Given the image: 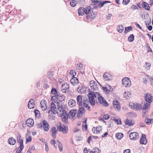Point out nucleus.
I'll return each instance as SVG.
<instances>
[{"label": "nucleus", "mask_w": 153, "mask_h": 153, "mask_svg": "<svg viewBox=\"0 0 153 153\" xmlns=\"http://www.w3.org/2000/svg\"><path fill=\"white\" fill-rule=\"evenodd\" d=\"M134 108L136 110H140L142 109V106L140 104L137 103L133 105Z\"/></svg>", "instance_id": "obj_27"}, {"label": "nucleus", "mask_w": 153, "mask_h": 153, "mask_svg": "<svg viewBox=\"0 0 153 153\" xmlns=\"http://www.w3.org/2000/svg\"><path fill=\"white\" fill-rule=\"evenodd\" d=\"M84 9V7L80 8L78 10V13L79 16H82L84 14V11L83 10Z\"/></svg>", "instance_id": "obj_33"}, {"label": "nucleus", "mask_w": 153, "mask_h": 153, "mask_svg": "<svg viewBox=\"0 0 153 153\" xmlns=\"http://www.w3.org/2000/svg\"><path fill=\"white\" fill-rule=\"evenodd\" d=\"M77 104L79 105L82 106V96H78L77 97Z\"/></svg>", "instance_id": "obj_21"}, {"label": "nucleus", "mask_w": 153, "mask_h": 153, "mask_svg": "<svg viewBox=\"0 0 153 153\" xmlns=\"http://www.w3.org/2000/svg\"><path fill=\"white\" fill-rule=\"evenodd\" d=\"M94 153H100V150L99 148L97 147H95L93 149Z\"/></svg>", "instance_id": "obj_46"}, {"label": "nucleus", "mask_w": 153, "mask_h": 153, "mask_svg": "<svg viewBox=\"0 0 153 153\" xmlns=\"http://www.w3.org/2000/svg\"><path fill=\"white\" fill-rule=\"evenodd\" d=\"M124 135L122 133H118L116 134V137L119 139L120 140L123 137Z\"/></svg>", "instance_id": "obj_37"}, {"label": "nucleus", "mask_w": 153, "mask_h": 153, "mask_svg": "<svg viewBox=\"0 0 153 153\" xmlns=\"http://www.w3.org/2000/svg\"><path fill=\"white\" fill-rule=\"evenodd\" d=\"M109 74L107 73H105L104 74L103 76L104 78L107 80H109L110 79L109 78Z\"/></svg>", "instance_id": "obj_41"}, {"label": "nucleus", "mask_w": 153, "mask_h": 153, "mask_svg": "<svg viewBox=\"0 0 153 153\" xmlns=\"http://www.w3.org/2000/svg\"><path fill=\"white\" fill-rule=\"evenodd\" d=\"M83 104L84 106L86 108H87L89 106L88 104H87L86 102H85L84 98V99Z\"/></svg>", "instance_id": "obj_56"}, {"label": "nucleus", "mask_w": 153, "mask_h": 153, "mask_svg": "<svg viewBox=\"0 0 153 153\" xmlns=\"http://www.w3.org/2000/svg\"><path fill=\"white\" fill-rule=\"evenodd\" d=\"M64 104L63 101H57V106L58 108H63V107Z\"/></svg>", "instance_id": "obj_35"}, {"label": "nucleus", "mask_w": 153, "mask_h": 153, "mask_svg": "<svg viewBox=\"0 0 153 153\" xmlns=\"http://www.w3.org/2000/svg\"><path fill=\"white\" fill-rule=\"evenodd\" d=\"M144 122L148 125H150L153 122V119L146 118L144 120Z\"/></svg>", "instance_id": "obj_30"}, {"label": "nucleus", "mask_w": 153, "mask_h": 153, "mask_svg": "<svg viewBox=\"0 0 153 153\" xmlns=\"http://www.w3.org/2000/svg\"><path fill=\"white\" fill-rule=\"evenodd\" d=\"M61 90L62 92L66 93L69 90L68 84L66 83H63L62 85Z\"/></svg>", "instance_id": "obj_11"}, {"label": "nucleus", "mask_w": 153, "mask_h": 153, "mask_svg": "<svg viewBox=\"0 0 153 153\" xmlns=\"http://www.w3.org/2000/svg\"><path fill=\"white\" fill-rule=\"evenodd\" d=\"M51 93L52 94L55 95H57L58 94L56 89L55 88H53L52 89L51 91Z\"/></svg>", "instance_id": "obj_44"}, {"label": "nucleus", "mask_w": 153, "mask_h": 153, "mask_svg": "<svg viewBox=\"0 0 153 153\" xmlns=\"http://www.w3.org/2000/svg\"><path fill=\"white\" fill-rule=\"evenodd\" d=\"M123 95L125 97L127 100L129 99L131 96V94L128 91L125 92Z\"/></svg>", "instance_id": "obj_29"}, {"label": "nucleus", "mask_w": 153, "mask_h": 153, "mask_svg": "<svg viewBox=\"0 0 153 153\" xmlns=\"http://www.w3.org/2000/svg\"><path fill=\"white\" fill-rule=\"evenodd\" d=\"M46 103V101L44 100H41L40 102V105L42 110L43 111H45L47 109Z\"/></svg>", "instance_id": "obj_15"}, {"label": "nucleus", "mask_w": 153, "mask_h": 153, "mask_svg": "<svg viewBox=\"0 0 153 153\" xmlns=\"http://www.w3.org/2000/svg\"><path fill=\"white\" fill-rule=\"evenodd\" d=\"M125 123L126 125H128L129 126H131L134 124V122L131 120L126 119Z\"/></svg>", "instance_id": "obj_26"}, {"label": "nucleus", "mask_w": 153, "mask_h": 153, "mask_svg": "<svg viewBox=\"0 0 153 153\" xmlns=\"http://www.w3.org/2000/svg\"><path fill=\"white\" fill-rule=\"evenodd\" d=\"M131 8L133 10H135L136 9H138V8L137 7L136 5H133L131 7Z\"/></svg>", "instance_id": "obj_60"}, {"label": "nucleus", "mask_w": 153, "mask_h": 153, "mask_svg": "<svg viewBox=\"0 0 153 153\" xmlns=\"http://www.w3.org/2000/svg\"><path fill=\"white\" fill-rule=\"evenodd\" d=\"M122 83L123 85L125 87H129L131 85V82L130 79L125 77L122 79Z\"/></svg>", "instance_id": "obj_6"}, {"label": "nucleus", "mask_w": 153, "mask_h": 153, "mask_svg": "<svg viewBox=\"0 0 153 153\" xmlns=\"http://www.w3.org/2000/svg\"><path fill=\"white\" fill-rule=\"evenodd\" d=\"M150 103L144 102L142 106V111L143 113V117H146L148 115L146 113L148 112V110L150 108Z\"/></svg>", "instance_id": "obj_3"}, {"label": "nucleus", "mask_w": 153, "mask_h": 153, "mask_svg": "<svg viewBox=\"0 0 153 153\" xmlns=\"http://www.w3.org/2000/svg\"><path fill=\"white\" fill-rule=\"evenodd\" d=\"M144 98L146 101L148 103H151L153 100L152 96L149 93H148L145 94Z\"/></svg>", "instance_id": "obj_10"}, {"label": "nucleus", "mask_w": 153, "mask_h": 153, "mask_svg": "<svg viewBox=\"0 0 153 153\" xmlns=\"http://www.w3.org/2000/svg\"><path fill=\"white\" fill-rule=\"evenodd\" d=\"M77 91L79 93H82L85 92V88L83 87L79 86L77 89Z\"/></svg>", "instance_id": "obj_31"}, {"label": "nucleus", "mask_w": 153, "mask_h": 153, "mask_svg": "<svg viewBox=\"0 0 153 153\" xmlns=\"http://www.w3.org/2000/svg\"><path fill=\"white\" fill-rule=\"evenodd\" d=\"M89 85L91 88L93 90L96 91L98 89V87L97 83L94 81L91 80L90 82Z\"/></svg>", "instance_id": "obj_12"}, {"label": "nucleus", "mask_w": 153, "mask_h": 153, "mask_svg": "<svg viewBox=\"0 0 153 153\" xmlns=\"http://www.w3.org/2000/svg\"><path fill=\"white\" fill-rule=\"evenodd\" d=\"M85 108L82 107H81L79 108L77 111V116L78 118L84 116L85 115Z\"/></svg>", "instance_id": "obj_7"}, {"label": "nucleus", "mask_w": 153, "mask_h": 153, "mask_svg": "<svg viewBox=\"0 0 153 153\" xmlns=\"http://www.w3.org/2000/svg\"><path fill=\"white\" fill-rule=\"evenodd\" d=\"M113 105L114 108L115 110L120 111V103L117 100H114L113 102Z\"/></svg>", "instance_id": "obj_13"}, {"label": "nucleus", "mask_w": 153, "mask_h": 153, "mask_svg": "<svg viewBox=\"0 0 153 153\" xmlns=\"http://www.w3.org/2000/svg\"><path fill=\"white\" fill-rule=\"evenodd\" d=\"M97 129L96 130V133L98 134L100 133L102 131V128L101 127L96 128Z\"/></svg>", "instance_id": "obj_47"}, {"label": "nucleus", "mask_w": 153, "mask_h": 153, "mask_svg": "<svg viewBox=\"0 0 153 153\" xmlns=\"http://www.w3.org/2000/svg\"><path fill=\"white\" fill-rule=\"evenodd\" d=\"M129 115L131 117H135L137 116L136 113L134 112H131L129 113Z\"/></svg>", "instance_id": "obj_48"}, {"label": "nucleus", "mask_w": 153, "mask_h": 153, "mask_svg": "<svg viewBox=\"0 0 153 153\" xmlns=\"http://www.w3.org/2000/svg\"><path fill=\"white\" fill-rule=\"evenodd\" d=\"M57 101H63L65 99V97L63 95H59L58 94L57 96Z\"/></svg>", "instance_id": "obj_28"}, {"label": "nucleus", "mask_w": 153, "mask_h": 153, "mask_svg": "<svg viewBox=\"0 0 153 153\" xmlns=\"http://www.w3.org/2000/svg\"><path fill=\"white\" fill-rule=\"evenodd\" d=\"M57 126L58 130L62 132L63 134H66L68 133V129L67 126H62L61 123H59L57 124Z\"/></svg>", "instance_id": "obj_4"}, {"label": "nucleus", "mask_w": 153, "mask_h": 153, "mask_svg": "<svg viewBox=\"0 0 153 153\" xmlns=\"http://www.w3.org/2000/svg\"><path fill=\"white\" fill-rule=\"evenodd\" d=\"M34 102L35 101L33 99H30L28 102L27 105L28 108L30 109L33 108L35 105Z\"/></svg>", "instance_id": "obj_16"}, {"label": "nucleus", "mask_w": 153, "mask_h": 153, "mask_svg": "<svg viewBox=\"0 0 153 153\" xmlns=\"http://www.w3.org/2000/svg\"><path fill=\"white\" fill-rule=\"evenodd\" d=\"M42 125L44 130L47 131H48L49 128V126L48 122L45 120H44L42 121Z\"/></svg>", "instance_id": "obj_14"}, {"label": "nucleus", "mask_w": 153, "mask_h": 153, "mask_svg": "<svg viewBox=\"0 0 153 153\" xmlns=\"http://www.w3.org/2000/svg\"><path fill=\"white\" fill-rule=\"evenodd\" d=\"M107 3H111V2L109 1H100L99 2V4L98 5L99 7H101L103 6V5Z\"/></svg>", "instance_id": "obj_36"}, {"label": "nucleus", "mask_w": 153, "mask_h": 153, "mask_svg": "<svg viewBox=\"0 0 153 153\" xmlns=\"http://www.w3.org/2000/svg\"><path fill=\"white\" fill-rule=\"evenodd\" d=\"M57 141L58 142V147L59 148V150L60 152H62L63 150L62 144L58 140H57Z\"/></svg>", "instance_id": "obj_42"}, {"label": "nucleus", "mask_w": 153, "mask_h": 153, "mask_svg": "<svg viewBox=\"0 0 153 153\" xmlns=\"http://www.w3.org/2000/svg\"><path fill=\"white\" fill-rule=\"evenodd\" d=\"M109 118V116L108 115L105 114L103 116V118L105 120L108 119Z\"/></svg>", "instance_id": "obj_57"}, {"label": "nucleus", "mask_w": 153, "mask_h": 153, "mask_svg": "<svg viewBox=\"0 0 153 153\" xmlns=\"http://www.w3.org/2000/svg\"><path fill=\"white\" fill-rule=\"evenodd\" d=\"M132 29V27L131 26L128 27H125L124 32L125 33H126L130 31V30H131Z\"/></svg>", "instance_id": "obj_39"}, {"label": "nucleus", "mask_w": 153, "mask_h": 153, "mask_svg": "<svg viewBox=\"0 0 153 153\" xmlns=\"http://www.w3.org/2000/svg\"><path fill=\"white\" fill-rule=\"evenodd\" d=\"M110 88H111L110 89H109V88L107 87H102V88L103 90H104V91H106L107 92H110L112 91L113 89L112 87H110Z\"/></svg>", "instance_id": "obj_43"}, {"label": "nucleus", "mask_w": 153, "mask_h": 153, "mask_svg": "<svg viewBox=\"0 0 153 153\" xmlns=\"http://www.w3.org/2000/svg\"><path fill=\"white\" fill-rule=\"evenodd\" d=\"M130 2L129 0H123V3L124 5L127 4Z\"/></svg>", "instance_id": "obj_52"}, {"label": "nucleus", "mask_w": 153, "mask_h": 153, "mask_svg": "<svg viewBox=\"0 0 153 153\" xmlns=\"http://www.w3.org/2000/svg\"><path fill=\"white\" fill-rule=\"evenodd\" d=\"M70 74L73 77L76 75V73L75 70H72L71 71Z\"/></svg>", "instance_id": "obj_45"}, {"label": "nucleus", "mask_w": 153, "mask_h": 153, "mask_svg": "<svg viewBox=\"0 0 153 153\" xmlns=\"http://www.w3.org/2000/svg\"><path fill=\"white\" fill-rule=\"evenodd\" d=\"M139 136L138 134L135 132L131 133L129 135L130 139L132 140H136L138 139Z\"/></svg>", "instance_id": "obj_8"}, {"label": "nucleus", "mask_w": 153, "mask_h": 153, "mask_svg": "<svg viewBox=\"0 0 153 153\" xmlns=\"http://www.w3.org/2000/svg\"><path fill=\"white\" fill-rule=\"evenodd\" d=\"M79 82L77 78L75 77H73L70 80V82L73 85H75L78 83Z\"/></svg>", "instance_id": "obj_20"}, {"label": "nucleus", "mask_w": 153, "mask_h": 153, "mask_svg": "<svg viewBox=\"0 0 153 153\" xmlns=\"http://www.w3.org/2000/svg\"><path fill=\"white\" fill-rule=\"evenodd\" d=\"M34 113L36 116H38V115H39V111L37 109H35L34 110Z\"/></svg>", "instance_id": "obj_54"}, {"label": "nucleus", "mask_w": 153, "mask_h": 153, "mask_svg": "<svg viewBox=\"0 0 153 153\" xmlns=\"http://www.w3.org/2000/svg\"><path fill=\"white\" fill-rule=\"evenodd\" d=\"M26 124L29 127H32L34 125V120L31 118H29L26 121Z\"/></svg>", "instance_id": "obj_17"}, {"label": "nucleus", "mask_w": 153, "mask_h": 153, "mask_svg": "<svg viewBox=\"0 0 153 153\" xmlns=\"http://www.w3.org/2000/svg\"><path fill=\"white\" fill-rule=\"evenodd\" d=\"M78 2L79 0H72L70 2V4L72 7H74Z\"/></svg>", "instance_id": "obj_32"}, {"label": "nucleus", "mask_w": 153, "mask_h": 153, "mask_svg": "<svg viewBox=\"0 0 153 153\" xmlns=\"http://www.w3.org/2000/svg\"><path fill=\"white\" fill-rule=\"evenodd\" d=\"M114 120L117 123L118 125H120L121 124V122L120 120H119L118 119H115Z\"/></svg>", "instance_id": "obj_53"}, {"label": "nucleus", "mask_w": 153, "mask_h": 153, "mask_svg": "<svg viewBox=\"0 0 153 153\" xmlns=\"http://www.w3.org/2000/svg\"><path fill=\"white\" fill-rule=\"evenodd\" d=\"M23 149H21V148H18V150H17L16 151V153H20L21 151Z\"/></svg>", "instance_id": "obj_63"}, {"label": "nucleus", "mask_w": 153, "mask_h": 153, "mask_svg": "<svg viewBox=\"0 0 153 153\" xmlns=\"http://www.w3.org/2000/svg\"><path fill=\"white\" fill-rule=\"evenodd\" d=\"M51 109L48 111V113L49 114L50 111H51L52 112L53 114H55L56 113L57 109L56 105L54 103L52 102L51 104Z\"/></svg>", "instance_id": "obj_9"}, {"label": "nucleus", "mask_w": 153, "mask_h": 153, "mask_svg": "<svg viewBox=\"0 0 153 153\" xmlns=\"http://www.w3.org/2000/svg\"><path fill=\"white\" fill-rule=\"evenodd\" d=\"M131 151L129 149L125 150L123 152V153H130Z\"/></svg>", "instance_id": "obj_61"}, {"label": "nucleus", "mask_w": 153, "mask_h": 153, "mask_svg": "<svg viewBox=\"0 0 153 153\" xmlns=\"http://www.w3.org/2000/svg\"><path fill=\"white\" fill-rule=\"evenodd\" d=\"M134 36L133 34H131L128 37V40L129 42H132L134 41Z\"/></svg>", "instance_id": "obj_40"}, {"label": "nucleus", "mask_w": 153, "mask_h": 153, "mask_svg": "<svg viewBox=\"0 0 153 153\" xmlns=\"http://www.w3.org/2000/svg\"><path fill=\"white\" fill-rule=\"evenodd\" d=\"M56 113L59 117H61L63 122L66 123L68 120V114L66 111L63 108H57Z\"/></svg>", "instance_id": "obj_2"}, {"label": "nucleus", "mask_w": 153, "mask_h": 153, "mask_svg": "<svg viewBox=\"0 0 153 153\" xmlns=\"http://www.w3.org/2000/svg\"><path fill=\"white\" fill-rule=\"evenodd\" d=\"M151 22V20L150 19L149 20V21H147L145 22V24L146 26L149 25L150 24Z\"/></svg>", "instance_id": "obj_62"}, {"label": "nucleus", "mask_w": 153, "mask_h": 153, "mask_svg": "<svg viewBox=\"0 0 153 153\" xmlns=\"http://www.w3.org/2000/svg\"><path fill=\"white\" fill-rule=\"evenodd\" d=\"M57 95H54L52 96V97L51 98V100L52 101H56H56H57Z\"/></svg>", "instance_id": "obj_51"}, {"label": "nucleus", "mask_w": 153, "mask_h": 153, "mask_svg": "<svg viewBox=\"0 0 153 153\" xmlns=\"http://www.w3.org/2000/svg\"><path fill=\"white\" fill-rule=\"evenodd\" d=\"M140 143L142 144H146L147 143V140L146 139V136L145 134H142V136L140 138Z\"/></svg>", "instance_id": "obj_18"}, {"label": "nucleus", "mask_w": 153, "mask_h": 153, "mask_svg": "<svg viewBox=\"0 0 153 153\" xmlns=\"http://www.w3.org/2000/svg\"><path fill=\"white\" fill-rule=\"evenodd\" d=\"M87 96L89 98V102L92 105H94L96 103L97 105L100 103L103 106L106 107L108 106V104L106 100L98 92L89 91Z\"/></svg>", "instance_id": "obj_1"}, {"label": "nucleus", "mask_w": 153, "mask_h": 153, "mask_svg": "<svg viewBox=\"0 0 153 153\" xmlns=\"http://www.w3.org/2000/svg\"><path fill=\"white\" fill-rule=\"evenodd\" d=\"M8 143L10 145H13L15 144L16 143V140L14 139L13 137H11L9 138L8 140Z\"/></svg>", "instance_id": "obj_22"}, {"label": "nucleus", "mask_w": 153, "mask_h": 153, "mask_svg": "<svg viewBox=\"0 0 153 153\" xmlns=\"http://www.w3.org/2000/svg\"><path fill=\"white\" fill-rule=\"evenodd\" d=\"M43 126L42 123H40L36 125L37 127L38 128H41Z\"/></svg>", "instance_id": "obj_58"}, {"label": "nucleus", "mask_w": 153, "mask_h": 153, "mask_svg": "<svg viewBox=\"0 0 153 153\" xmlns=\"http://www.w3.org/2000/svg\"><path fill=\"white\" fill-rule=\"evenodd\" d=\"M124 28L122 25H119L117 27V30L120 33H122L123 31Z\"/></svg>", "instance_id": "obj_38"}, {"label": "nucleus", "mask_w": 153, "mask_h": 153, "mask_svg": "<svg viewBox=\"0 0 153 153\" xmlns=\"http://www.w3.org/2000/svg\"><path fill=\"white\" fill-rule=\"evenodd\" d=\"M84 11V13H85L86 14H88V16H89L90 18L94 19L95 17V15L93 14L92 15L91 13V7L90 6H88L86 8H84V9L83 10Z\"/></svg>", "instance_id": "obj_5"}, {"label": "nucleus", "mask_w": 153, "mask_h": 153, "mask_svg": "<svg viewBox=\"0 0 153 153\" xmlns=\"http://www.w3.org/2000/svg\"><path fill=\"white\" fill-rule=\"evenodd\" d=\"M146 64L145 66H146V68L148 70L149 69L151 66V63L149 62H146Z\"/></svg>", "instance_id": "obj_49"}, {"label": "nucleus", "mask_w": 153, "mask_h": 153, "mask_svg": "<svg viewBox=\"0 0 153 153\" xmlns=\"http://www.w3.org/2000/svg\"><path fill=\"white\" fill-rule=\"evenodd\" d=\"M82 65L80 63L77 65L76 66V69L78 70H80Z\"/></svg>", "instance_id": "obj_59"}, {"label": "nucleus", "mask_w": 153, "mask_h": 153, "mask_svg": "<svg viewBox=\"0 0 153 153\" xmlns=\"http://www.w3.org/2000/svg\"><path fill=\"white\" fill-rule=\"evenodd\" d=\"M18 143H19V148H21V149H23L24 146L23 145V141L22 139H21V140H18L17 141Z\"/></svg>", "instance_id": "obj_34"}, {"label": "nucleus", "mask_w": 153, "mask_h": 153, "mask_svg": "<svg viewBox=\"0 0 153 153\" xmlns=\"http://www.w3.org/2000/svg\"><path fill=\"white\" fill-rule=\"evenodd\" d=\"M52 131V136L53 138H55L56 137V134L57 131L56 128L55 127H52L51 129Z\"/></svg>", "instance_id": "obj_23"}, {"label": "nucleus", "mask_w": 153, "mask_h": 153, "mask_svg": "<svg viewBox=\"0 0 153 153\" xmlns=\"http://www.w3.org/2000/svg\"><path fill=\"white\" fill-rule=\"evenodd\" d=\"M149 80L151 82V85L153 86V78L152 77L150 78Z\"/></svg>", "instance_id": "obj_64"}, {"label": "nucleus", "mask_w": 153, "mask_h": 153, "mask_svg": "<svg viewBox=\"0 0 153 153\" xmlns=\"http://www.w3.org/2000/svg\"><path fill=\"white\" fill-rule=\"evenodd\" d=\"M91 1L93 3H94V5L97 4L99 3V1L98 0H91Z\"/></svg>", "instance_id": "obj_55"}, {"label": "nucleus", "mask_w": 153, "mask_h": 153, "mask_svg": "<svg viewBox=\"0 0 153 153\" xmlns=\"http://www.w3.org/2000/svg\"><path fill=\"white\" fill-rule=\"evenodd\" d=\"M146 47L147 48V51L148 52H149L150 51L152 52V50H151L150 47L148 44L146 43Z\"/></svg>", "instance_id": "obj_50"}, {"label": "nucleus", "mask_w": 153, "mask_h": 153, "mask_svg": "<svg viewBox=\"0 0 153 153\" xmlns=\"http://www.w3.org/2000/svg\"><path fill=\"white\" fill-rule=\"evenodd\" d=\"M77 112V110L76 109L71 110L68 113V115L70 117L72 118L75 116Z\"/></svg>", "instance_id": "obj_19"}, {"label": "nucleus", "mask_w": 153, "mask_h": 153, "mask_svg": "<svg viewBox=\"0 0 153 153\" xmlns=\"http://www.w3.org/2000/svg\"><path fill=\"white\" fill-rule=\"evenodd\" d=\"M142 5L143 8H144L146 10H149L150 9V7L149 4L146 2H143L142 3Z\"/></svg>", "instance_id": "obj_24"}, {"label": "nucleus", "mask_w": 153, "mask_h": 153, "mask_svg": "<svg viewBox=\"0 0 153 153\" xmlns=\"http://www.w3.org/2000/svg\"><path fill=\"white\" fill-rule=\"evenodd\" d=\"M68 105L71 107L75 106L76 104V101L73 99L70 100L68 102Z\"/></svg>", "instance_id": "obj_25"}]
</instances>
